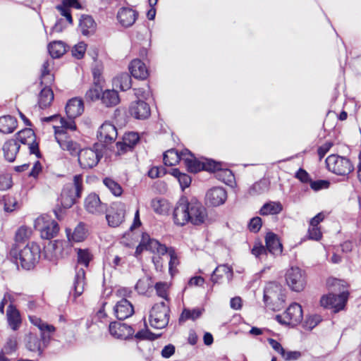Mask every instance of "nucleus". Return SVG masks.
Wrapping results in <instances>:
<instances>
[{
	"label": "nucleus",
	"mask_w": 361,
	"mask_h": 361,
	"mask_svg": "<svg viewBox=\"0 0 361 361\" xmlns=\"http://www.w3.org/2000/svg\"><path fill=\"white\" fill-rule=\"evenodd\" d=\"M74 118H69L68 120H66L63 118H61L58 116H50L48 118H46V121H51V120H56L59 121L61 126H53V128L54 129V133L56 134V129H63L65 132H66V130H76V125L73 120Z\"/></svg>",
	"instance_id": "obj_37"
},
{
	"label": "nucleus",
	"mask_w": 361,
	"mask_h": 361,
	"mask_svg": "<svg viewBox=\"0 0 361 361\" xmlns=\"http://www.w3.org/2000/svg\"><path fill=\"white\" fill-rule=\"evenodd\" d=\"M226 199V191L221 187L211 188L207 191L205 197L206 203L213 207L223 204Z\"/></svg>",
	"instance_id": "obj_16"
},
{
	"label": "nucleus",
	"mask_w": 361,
	"mask_h": 361,
	"mask_svg": "<svg viewBox=\"0 0 361 361\" xmlns=\"http://www.w3.org/2000/svg\"><path fill=\"white\" fill-rule=\"evenodd\" d=\"M133 313V306L126 299H122L118 301L114 307V314L120 320L130 317Z\"/></svg>",
	"instance_id": "obj_24"
},
{
	"label": "nucleus",
	"mask_w": 361,
	"mask_h": 361,
	"mask_svg": "<svg viewBox=\"0 0 361 361\" xmlns=\"http://www.w3.org/2000/svg\"><path fill=\"white\" fill-rule=\"evenodd\" d=\"M169 309L164 302L155 304L150 312L149 323L153 328L163 329L169 321Z\"/></svg>",
	"instance_id": "obj_5"
},
{
	"label": "nucleus",
	"mask_w": 361,
	"mask_h": 361,
	"mask_svg": "<svg viewBox=\"0 0 361 361\" xmlns=\"http://www.w3.org/2000/svg\"><path fill=\"white\" fill-rule=\"evenodd\" d=\"M109 332L116 338L127 339L133 336L134 330L126 324L114 322L109 324Z\"/></svg>",
	"instance_id": "obj_19"
},
{
	"label": "nucleus",
	"mask_w": 361,
	"mask_h": 361,
	"mask_svg": "<svg viewBox=\"0 0 361 361\" xmlns=\"http://www.w3.org/2000/svg\"><path fill=\"white\" fill-rule=\"evenodd\" d=\"M150 286L149 279L143 278L140 279L136 283L135 288L141 293H145Z\"/></svg>",
	"instance_id": "obj_60"
},
{
	"label": "nucleus",
	"mask_w": 361,
	"mask_h": 361,
	"mask_svg": "<svg viewBox=\"0 0 361 361\" xmlns=\"http://www.w3.org/2000/svg\"><path fill=\"white\" fill-rule=\"evenodd\" d=\"M80 29L85 36L94 33L96 28V23L94 19L90 16H82L80 20Z\"/></svg>",
	"instance_id": "obj_34"
},
{
	"label": "nucleus",
	"mask_w": 361,
	"mask_h": 361,
	"mask_svg": "<svg viewBox=\"0 0 361 361\" xmlns=\"http://www.w3.org/2000/svg\"><path fill=\"white\" fill-rule=\"evenodd\" d=\"M6 317L10 327L13 330H17L21 324V318L19 311L13 304H10L8 307Z\"/></svg>",
	"instance_id": "obj_31"
},
{
	"label": "nucleus",
	"mask_w": 361,
	"mask_h": 361,
	"mask_svg": "<svg viewBox=\"0 0 361 361\" xmlns=\"http://www.w3.org/2000/svg\"><path fill=\"white\" fill-rule=\"evenodd\" d=\"M4 209L6 212H13L17 207V200L13 197H4Z\"/></svg>",
	"instance_id": "obj_58"
},
{
	"label": "nucleus",
	"mask_w": 361,
	"mask_h": 361,
	"mask_svg": "<svg viewBox=\"0 0 361 361\" xmlns=\"http://www.w3.org/2000/svg\"><path fill=\"white\" fill-rule=\"evenodd\" d=\"M54 99V92H39L37 96V104L42 109L49 108Z\"/></svg>",
	"instance_id": "obj_40"
},
{
	"label": "nucleus",
	"mask_w": 361,
	"mask_h": 361,
	"mask_svg": "<svg viewBox=\"0 0 361 361\" xmlns=\"http://www.w3.org/2000/svg\"><path fill=\"white\" fill-rule=\"evenodd\" d=\"M139 140V135L136 133L130 132L126 133L123 137L122 141L116 143V154L121 155L130 151Z\"/></svg>",
	"instance_id": "obj_17"
},
{
	"label": "nucleus",
	"mask_w": 361,
	"mask_h": 361,
	"mask_svg": "<svg viewBox=\"0 0 361 361\" xmlns=\"http://www.w3.org/2000/svg\"><path fill=\"white\" fill-rule=\"evenodd\" d=\"M118 136L116 126L109 122L104 123L97 131V138L101 142L111 143Z\"/></svg>",
	"instance_id": "obj_15"
},
{
	"label": "nucleus",
	"mask_w": 361,
	"mask_h": 361,
	"mask_svg": "<svg viewBox=\"0 0 361 361\" xmlns=\"http://www.w3.org/2000/svg\"><path fill=\"white\" fill-rule=\"evenodd\" d=\"M137 16L138 13L135 10L123 7L118 11L117 18L122 26L128 27L135 23Z\"/></svg>",
	"instance_id": "obj_23"
},
{
	"label": "nucleus",
	"mask_w": 361,
	"mask_h": 361,
	"mask_svg": "<svg viewBox=\"0 0 361 361\" xmlns=\"http://www.w3.org/2000/svg\"><path fill=\"white\" fill-rule=\"evenodd\" d=\"M281 355L286 361L296 360L301 357V353L299 351H286L284 349V353Z\"/></svg>",
	"instance_id": "obj_63"
},
{
	"label": "nucleus",
	"mask_w": 361,
	"mask_h": 361,
	"mask_svg": "<svg viewBox=\"0 0 361 361\" xmlns=\"http://www.w3.org/2000/svg\"><path fill=\"white\" fill-rule=\"evenodd\" d=\"M153 210L160 214H166L169 210V202L162 199H154L151 203Z\"/></svg>",
	"instance_id": "obj_44"
},
{
	"label": "nucleus",
	"mask_w": 361,
	"mask_h": 361,
	"mask_svg": "<svg viewBox=\"0 0 361 361\" xmlns=\"http://www.w3.org/2000/svg\"><path fill=\"white\" fill-rule=\"evenodd\" d=\"M268 190L266 180H260L255 183L250 189L249 192L252 195L263 193Z\"/></svg>",
	"instance_id": "obj_48"
},
{
	"label": "nucleus",
	"mask_w": 361,
	"mask_h": 361,
	"mask_svg": "<svg viewBox=\"0 0 361 361\" xmlns=\"http://www.w3.org/2000/svg\"><path fill=\"white\" fill-rule=\"evenodd\" d=\"M40 257V247L35 243L27 244L19 252V261L22 267L25 269H30Z\"/></svg>",
	"instance_id": "obj_6"
},
{
	"label": "nucleus",
	"mask_w": 361,
	"mask_h": 361,
	"mask_svg": "<svg viewBox=\"0 0 361 361\" xmlns=\"http://www.w3.org/2000/svg\"><path fill=\"white\" fill-rule=\"evenodd\" d=\"M104 184L109 188V190L114 194L115 196H120L123 190L121 185L114 180L111 178H106L103 180Z\"/></svg>",
	"instance_id": "obj_47"
},
{
	"label": "nucleus",
	"mask_w": 361,
	"mask_h": 361,
	"mask_svg": "<svg viewBox=\"0 0 361 361\" xmlns=\"http://www.w3.org/2000/svg\"><path fill=\"white\" fill-rule=\"evenodd\" d=\"M52 63V61H46L44 62L42 68V83H44V81L47 79L49 81L53 80L52 75L49 74V67Z\"/></svg>",
	"instance_id": "obj_56"
},
{
	"label": "nucleus",
	"mask_w": 361,
	"mask_h": 361,
	"mask_svg": "<svg viewBox=\"0 0 361 361\" xmlns=\"http://www.w3.org/2000/svg\"><path fill=\"white\" fill-rule=\"evenodd\" d=\"M48 51L53 59H59L66 52V46L62 41H54L49 44Z\"/></svg>",
	"instance_id": "obj_36"
},
{
	"label": "nucleus",
	"mask_w": 361,
	"mask_h": 361,
	"mask_svg": "<svg viewBox=\"0 0 361 361\" xmlns=\"http://www.w3.org/2000/svg\"><path fill=\"white\" fill-rule=\"evenodd\" d=\"M202 169L208 171H218L221 168V164L212 159H205L202 161Z\"/></svg>",
	"instance_id": "obj_54"
},
{
	"label": "nucleus",
	"mask_w": 361,
	"mask_h": 361,
	"mask_svg": "<svg viewBox=\"0 0 361 361\" xmlns=\"http://www.w3.org/2000/svg\"><path fill=\"white\" fill-rule=\"evenodd\" d=\"M78 154L79 164L83 169H91L95 166L100 159L99 153L90 148L80 150Z\"/></svg>",
	"instance_id": "obj_13"
},
{
	"label": "nucleus",
	"mask_w": 361,
	"mask_h": 361,
	"mask_svg": "<svg viewBox=\"0 0 361 361\" xmlns=\"http://www.w3.org/2000/svg\"><path fill=\"white\" fill-rule=\"evenodd\" d=\"M78 263L87 267L92 259V255L87 249H78Z\"/></svg>",
	"instance_id": "obj_46"
},
{
	"label": "nucleus",
	"mask_w": 361,
	"mask_h": 361,
	"mask_svg": "<svg viewBox=\"0 0 361 361\" xmlns=\"http://www.w3.org/2000/svg\"><path fill=\"white\" fill-rule=\"evenodd\" d=\"M233 276V269L227 264L219 265L213 271L211 280L214 283L231 281Z\"/></svg>",
	"instance_id": "obj_21"
},
{
	"label": "nucleus",
	"mask_w": 361,
	"mask_h": 361,
	"mask_svg": "<svg viewBox=\"0 0 361 361\" xmlns=\"http://www.w3.org/2000/svg\"><path fill=\"white\" fill-rule=\"evenodd\" d=\"M135 337L138 340H154L156 337L154 334L149 332L147 329H142L139 331Z\"/></svg>",
	"instance_id": "obj_62"
},
{
	"label": "nucleus",
	"mask_w": 361,
	"mask_h": 361,
	"mask_svg": "<svg viewBox=\"0 0 361 361\" xmlns=\"http://www.w3.org/2000/svg\"><path fill=\"white\" fill-rule=\"evenodd\" d=\"M310 184L311 188L314 191H318L322 189L328 188L329 186V182L324 180H319L316 181H312L311 180Z\"/></svg>",
	"instance_id": "obj_59"
},
{
	"label": "nucleus",
	"mask_w": 361,
	"mask_h": 361,
	"mask_svg": "<svg viewBox=\"0 0 361 361\" xmlns=\"http://www.w3.org/2000/svg\"><path fill=\"white\" fill-rule=\"evenodd\" d=\"M202 314V310L200 309H194L192 310L185 309L180 316V319L186 320L191 319H196Z\"/></svg>",
	"instance_id": "obj_52"
},
{
	"label": "nucleus",
	"mask_w": 361,
	"mask_h": 361,
	"mask_svg": "<svg viewBox=\"0 0 361 361\" xmlns=\"http://www.w3.org/2000/svg\"><path fill=\"white\" fill-rule=\"evenodd\" d=\"M281 291V287L275 283H269L265 287L264 291V300L266 303H268L269 301H273L274 300L279 298V293Z\"/></svg>",
	"instance_id": "obj_39"
},
{
	"label": "nucleus",
	"mask_w": 361,
	"mask_h": 361,
	"mask_svg": "<svg viewBox=\"0 0 361 361\" xmlns=\"http://www.w3.org/2000/svg\"><path fill=\"white\" fill-rule=\"evenodd\" d=\"M265 243L267 251L272 255L278 256L282 253V245L276 234L268 233L265 237Z\"/></svg>",
	"instance_id": "obj_27"
},
{
	"label": "nucleus",
	"mask_w": 361,
	"mask_h": 361,
	"mask_svg": "<svg viewBox=\"0 0 361 361\" xmlns=\"http://www.w3.org/2000/svg\"><path fill=\"white\" fill-rule=\"evenodd\" d=\"M132 86V78L126 73H121L112 80L111 90H129ZM106 90H109L106 89Z\"/></svg>",
	"instance_id": "obj_28"
},
{
	"label": "nucleus",
	"mask_w": 361,
	"mask_h": 361,
	"mask_svg": "<svg viewBox=\"0 0 361 361\" xmlns=\"http://www.w3.org/2000/svg\"><path fill=\"white\" fill-rule=\"evenodd\" d=\"M129 70L131 75L137 79L145 80L149 76V71L145 64L138 59L130 62Z\"/></svg>",
	"instance_id": "obj_26"
},
{
	"label": "nucleus",
	"mask_w": 361,
	"mask_h": 361,
	"mask_svg": "<svg viewBox=\"0 0 361 361\" xmlns=\"http://www.w3.org/2000/svg\"><path fill=\"white\" fill-rule=\"evenodd\" d=\"M20 149L19 144L14 140L6 142L3 146L5 158L8 161H13Z\"/></svg>",
	"instance_id": "obj_33"
},
{
	"label": "nucleus",
	"mask_w": 361,
	"mask_h": 361,
	"mask_svg": "<svg viewBox=\"0 0 361 361\" xmlns=\"http://www.w3.org/2000/svg\"><path fill=\"white\" fill-rule=\"evenodd\" d=\"M17 348V340L16 338H10L8 339L6 345L4 346V352L8 355H12Z\"/></svg>",
	"instance_id": "obj_55"
},
{
	"label": "nucleus",
	"mask_w": 361,
	"mask_h": 361,
	"mask_svg": "<svg viewBox=\"0 0 361 361\" xmlns=\"http://www.w3.org/2000/svg\"><path fill=\"white\" fill-rule=\"evenodd\" d=\"M267 247L261 243H255L252 249V254L259 259H262L264 256H267Z\"/></svg>",
	"instance_id": "obj_51"
},
{
	"label": "nucleus",
	"mask_w": 361,
	"mask_h": 361,
	"mask_svg": "<svg viewBox=\"0 0 361 361\" xmlns=\"http://www.w3.org/2000/svg\"><path fill=\"white\" fill-rule=\"evenodd\" d=\"M183 162L188 171L197 173L202 169V161L197 160L194 155L188 150H183Z\"/></svg>",
	"instance_id": "obj_29"
},
{
	"label": "nucleus",
	"mask_w": 361,
	"mask_h": 361,
	"mask_svg": "<svg viewBox=\"0 0 361 361\" xmlns=\"http://www.w3.org/2000/svg\"><path fill=\"white\" fill-rule=\"evenodd\" d=\"M150 92H137L135 93L136 100L130 106V114L137 119H145L150 115L149 104L145 101Z\"/></svg>",
	"instance_id": "obj_8"
},
{
	"label": "nucleus",
	"mask_w": 361,
	"mask_h": 361,
	"mask_svg": "<svg viewBox=\"0 0 361 361\" xmlns=\"http://www.w3.org/2000/svg\"><path fill=\"white\" fill-rule=\"evenodd\" d=\"M145 250H149L152 253L158 255L167 254L170 257L169 266V271L171 274L173 269L179 264L177 254L172 247H167L165 245L160 243L157 240L151 238L147 233L142 234L140 244L136 247L135 256L137 257L140 255Z\"/></svg>",
	"instance_id": "obj_2"
},
{
	"label": "nucleus",
	"mask_w": 361,
	"mask_h": 361,
	"mask_svg": "<svg viewBox=\"0 0 361 361\" xmlns=\"http://www.w3.org/2000/svg\"><path fill=\"white\" fill-rule=\"evenodd\" d=\"M125 207L122 204H114L111 207V212L106 214L108 224L111 227L120 226L124 221Z\"/></svg>",
	"instance_id": "obj_18"
},
{
	"label": "nucleus",
	"mask_w": 361,
	"mask_h": 361,
	"mask_svg": "<svg viewBox=\"0 0 361 361\" xmlns=\"http://www.w3.org/2000/svg\"><path fill=\"white\" fill-rule=\"evenodd\" d=\"M309 238L312 240H319L322 238V232L318 226L310 225L308 229Z\"/></svg>",
	"instance_id": "obj_61"
},
{
	"label": "nucleus",
	"mask_w": 361,
	"mask_h": 361,
	"mask_svg": "<svg viewBox=\"0 0 361 361\" xmlns=\"http://www.w3.org/2000/svg\"><path fill=\"white\" fill-rule=\"evenodd\" d=\"M76 274L74 280V291L75 296H80L85 286V272L83 268L76 267Z\"/></svg>",
	"instance_id": "obj_35"
},
{
	"label": "nucleus",
	"mask_w": 361,
	"mask_h": 361,
	"mask_svg": "<svg viewBox=\"0 0 361 361\" xmlns=\"http://www.w3.org/2000/svg\"><path fill=\"white\" fill-rule=\"evenodd\" d=\"M56 9L60 12L61 16L66 18L68 24L71 25L73 23V18L68 8L62 5H58Z\"/></svg>",
	"instance_id": "obj_64"
},
{
	"label": "nucleus",
	"mask_w": 361,
	"mask_h": 361,
	"mask_svg": "<svg viewBox=\"0 0 361 361\" xmlns=\"http://www.w3.org/2000/svg\"><path fill=\"white\" fill-rule=\"evenodd\" d=\"M216 176L219 180L226 183H227L228 182H231L232 179L233 178V176L231 170L221 169V168L217 171Z\"/></svg>",
	"instance_id": "obj_53"
},
{
	"label": "nucleus",
	"mask_w": 361,
	"mask_h": 361,
	"mask_svg": "<svg viewBox=\"0 0 361 361\" xmlns=\"http://www.w3.org/2000/svg\"><path fill=\"white\" fill-rule=\"evenodd\" d=\"M18 122L15 117L10 115L0 117V133H12L17 128Z\"/></svg>",
	"instance_id": "obj_30"
},
{
	"label": "nucleus",
	"mask_w": 361,
	"mask_h": 361,
	"mask_svg": "<svg viewBox=\"0 0 361 361\" xmlns=\"http://www.w3.org/2000/svg\"><path fill=\"white\" fill-rule=\"evenodd\" d=\"M55 138L63 150H66L72 155L79 153V145L73 142L63 129H56Z\"/></svg>",
	"instance_id": "obj_12"
},
{
	"label": "nucleus",
	"mask_w": 361,
	"mask_h": 361,
	"mask_svg": "<svg viewBox=\"0 0 361 361\" xmlns=\"http://www.w3.org/2000/svg\"><path fill=\"white\" fill-rule=\"evenodd\" d=\"M92 75L95 86L93 90H102L103 78L102 77V68L99 65H96L92 68ZM90 90H92L90 89Z\"/></svg>",
	"instance_id": "obj_45"
},
{
	"label": "nucleus",
	"mask_w": 361,
	"mask_h": 361,
	"mask_svg": "<svg viewBox=\"0 0 361 361\" xmlns=\"http://www.w3.org/2000/svg\"><path fill=\"white\" fill-rule=\"evenodd\" d=\"M12 185V179L9 174L0 175V190H6Z\"/></svg>",
	"instance_id": "obj_57"
},
{
	"label": "nucleus",
	"mask_w": 361,
	"mask_h": 361,
	"mask_svg": "<svg viewBox=\"0 0 361 361\" xmlns=\"http://www.w3.org/2000/svg\"><path fill=\"white\" fill-rule=\"evenodd\" d=\"M207 217V210L200 202H188L185 197L179 200L173 211L174 223L179 226H184L188 222L200 225L205 221Z\"/></svg>",
	"instance_id": "obj_1"
},
{
	"label": "nucleus",
	"mask_w": 361,
	"mask_h": 361,
	"mask_svg": "<svg viewBox=\"0 0 361 361\" xmlns=\"http://www.w3.org/2000/svg\"><path fill=\"white\" fill-rule=\"evenodd\" d=\"M66 232L69 241L82 242L87 237V230L82 224H79L73 232L70 228H66Z\"/></svg>",
	"instance_id": "obj_32"
},
{
	"label": "nucleus",
	"mask_w": 361,
	"mask_h": 361,
	"mask_svg": "<svg viewBox=\"0 0 361 361\" xmlns=\"http://www.w3.org/2000/svg\"><path fill=\"white\" fill-rule=\"evenodd\" d=\"M326 164L329 171L340 176L348 175L353 170V164L348 159L336 154L329 156Z\"/></svg>",
	"instance_id": "obj_7"
},
{
	"label": "nucleus",
	"mask_w": 361,
	"mask_h": 361,
	"mask_svg": "<svg viewBox=\"0 0 361 361\" xmlns=\"http://www.w3.org/2000/svg\"><path fill=\"white\" fill-rule=\"evenodd\" d=\"M286 281L291 290L296 292L302 290L305 286L304 272L297 267H292L286 273Z\"/></svg>",
	"instance_id": "obj_10"
},
{
	"label": "nucleus",
	"mask_w": 361,
	"mask_h": 361,
	"mask_svg": "<svg viewBox=\"0 0 361 361\" xmlns=\"http://www.w3.org/2000/svg\"><path fill=\"white\" fill-rule=\"evenodd\" d=\"M31 234L32 231L30 228L25 226H21L18 228L16 233V240L17 242H23L28 239Z\"/></svg>",
	"instance_id": "obj_50"
},
{
	"label": "nucleus",
	"mask_w": 361,
	"mask_h": 361,
	"mask_svg": "<svg viewBox=\"0 0 361 361\" xmlns=\"http://www.w3.org/2000/svg\"><path fill=\"white\" fill-rule=\"evenodd\" d=\"M30 322L37 326L41 331V336L44 343H48L50 334H53L56 329L53 325L49 324L36 316H29Z\"/></svg>",
	"instance_id": "obj_22"
},
{
	"label": "nucleus",
	"mask_w": 361,
	"mask_h": 361,
	"mask_svg": "<svg viewBox=\"0 0 361 361\" xmlns=\"http://www.w3.org/2000/svg\"><path fill=\"white\" fill-rule=\"evenodd\" d=\"M35 228L39 231L42 238L47 240L54 238L59 231L57 222L48 215H42L37 218Z\"/></svg>",
	"instance_id": "obj_4"
},
{
	"label": "nucleus",
	"mask_w": 361,
	"mask_h": 361,
	"mask_svg": "<svg viewBox=\"0 0 361 361\" xmlns=\"http://www.w3.org/2000/svg\"><path fill=\"white\" fill-rule=\"evenodd\" d=\"M164 163L166 166H175L180 161H183V151L178 153L175 149H169L164 154Z\"/></svg>",
	"instance_id": "obj_38"
},
{
	"label": "nucleus",
	"mask_w": 361,
	"mask_h": 361,
	"mask_svg": "<svg viewBox=\"0 0 361 361\" xmlns=\"http://www.w3.org/2000/svg\"><path fill=\"white\" fill-rule=\"evenodd\" d=\"M303 317L302 309L300 304L293 302L281 315H277L276 319L283 324L295 326L301 322Z\"/></svg>",
	"instance_id": "obj_9"
},
{
	"label": "nucleus",
	"mask_w": 361,
	"mask_h": 361,
	"mask_svg": "<svg viewBox=\"0 0 361 361\" xmlns=\"http://www.w3.org/2000/svg\"><path fill=\"white\" fill-rule=\"evenodd\" d=\"M85 207L89 213L94 214H103L106 209V204H103L99 196L94 193L90 194L85 198Z\"/></svg>",
	"instance_id": "obj_20"
},
{
	"label": "nucleus",
	"mask_w": 361,
	"mask_h": 361,
	"mask_svg": "<svg viewBox=\"0 0 361 361\" xmlns=\"http://www.w3.org/2000/svg\"><path fill=\"white\" fill-rule=\"evenodd\" d=\"M35 133L30 128L22 130L17 134V140L24 145H29L30 153L35 154L37 157H39V152L38 145L35 142Z\"/></svg>",
	"instance_id": "obj_14"
},
{
	"label": "nucleus",
	"mask_w": 361,
	"mask_h": 361,
	"mask_svg": "<svg viewBox=\"0 0 361 361\" xmlns=\"http://www.w3.org/2000/svg\"><path fill=\"white\" fill-rule=\"evenodd\" d=\"M84 111L83 102L80 98L74 97L68 100L66 106V112L68 118H75Z\"/></svg>",
	"instance_id": "obj_25"
},
{
	"label": "nucleus",
	"mask_w": 361,
	"mask_h": 361,
	"mask_svg": "<svg viewBox=\"0 0 361 361\" xmlns=\"http://www.w3.org/2000/svg\"><path fill=\"white\" fill-rule=\"evenodd\" d=\"M348 292H343L339 295L331 294L332 300V309L334 310L335 312H338L342 310L348 298Z\"/></svg>",
	"instance_id": "obj_42"
},
{
	"label": "nucleus",
	"mask_w": 361,
	"mask_h": 361,
	"mask_svg": "<svg viewBox=\"0 0 361 361\" xmlns=\"http://www.w3.org/2000/svg\"><path fill=\"white\" fill-rule=\"evenodd\" d=\"M87 49V44L80 42L75 44L72 49V55L77 59H80L83 58L85 51Z\"/></svg>",
	"instance_id": "obj_49"
},
{
	"label": "nucleus",
	"mask_w": 361,
	"mask_h": 361,
	"mask_svg": "<svg viewBox=\"0 0 361 361\" xmlns=\"http://www.w3.org/2000/svg\"><path fill=\"white\" fill-rule=\"evenodd\" d=\"M283 209L282 204L279 202H269L264 204L260 209L261 215L278 214Z\"/></svg>",
	"instance_id": "obj_41"
},
{
	"label": "nucleus",
	"mask_w": 361,
	"mask_h": 361,
	"mask_svg": "<svg viewBox=\"0 0 361 361\" xmlns=\"http://www.w3.org/2000/svg\"><path fill=\"white\" fill-rule=\"evenodd\" d=\"M87 95L92 101L100 100L107 107L116 106L120 102L118 92H87Z\"/></svg>",
	"instance_id": "obj_11"
},
{
	"label": "nucleus",
	"mask_w": 361,
	"mask_h": 361,
	"mask_svg": "<svg viewBox=\"0 0 361 361\" xmlns=\"http://www.w3.org/2000/svg\"><path fill=\"white\" fill-rule=\"evenodd\" d=\"M82 189V177L76 175L73 177V183H69L64 186L61 194V204L64 208H70L75 202L76 198L80 197Z\"/></svg>",
	"instance_id": "obj_3"
},
{
	"label": "nucleus",
	"mask_w": 361,
	"mask_h": 361,
	"mask_svg": "<svg viewBox=\"0 0 361 361\" xmlns=\"http://www.w3.org/2000/svg\"><path fill=\"white\" fill-rule=\"evenodd\" d=\"M27 348L32 352H38L41 355L43 349L41 347V342L39 338L33 334H30L27 338Z\"/></svg>",
	"instance_id": "obj_43"
}]
</instances>
